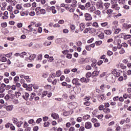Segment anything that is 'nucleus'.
Returning a JSON list of instances; mask_svg holds the SVG:
<instances>
[{"mask_svg": "<svg viewBox=\"0 0 131 131\" xmlns=\"http://www.w3.org/2000/svg\"><path fill=\"white\" fill-rule=\"evenodd\" d=\"M35 11L37 16L39 15L40 14L41 15H45L46 14V10L40 8V7H37L35 9Z\"/></svg>", "mask_w": 131, "mask_h": 131, "instance_id": "f257e3e1", "label": "nucleus"}, {"mask_svg": "<svg viewBox=\"0 0 131 131\" xmlns=\"http://www.w3.org/2000/svg\"><path fill=\"white\" fill-rule=\"evenodd\" d=\"M73 84H75V85H77L78 86H80L81 84L80 83V80L78 78H74L72 80Z\"/></svg>", "mask_w": 131, "mask_h": 131, "instance_id": "f03ea898", "label": "nucleus"}, {"mask_svg": "<svg viewBox=\"0 0 131 131\" xmlns=\"http://www.w3.org/2000/svg\"><path fill=\"white\" fill-rule=\"evenodd\" d=\"M84 17L85 21H91V20L93 19L91 14L88 13L84 14Z\"/></svg>", "mask_w": 131, "mask_h": 131, "instance_id": "7ed1b4c3", "label": "nucleus"}, {"mask_svg": "<svg viewBox=\"0 0 131 131\" xmlns=\"http://www.w3.org/2000/svg\"><path fill=\"white\" fill-rule=\"evenodd\" d=\"M90 62V59L81 58L79 60L80 64H85V63H89Z\"/></svg>", "mask_w": 131, "mask_h": 131, "instance_id": "20e7f679", "label": "nucleus"}, {"mask_svg": "<svg viewBox=\"0 0 131 131\" xmlns=\"http://www.w3.org/2000/svg\"><path fill=\"white\" fill-rule=\"evenodd\" d=\"M96 7L100 10H103L104 9V6H103V2L100 1L96 3Z\"/></svg>", "mask_w": 131, "mask_h": 131, "instance_id": "39448f33", "label": "nucleus"}, {"mask_svg": "<svg viewBox=\"0 0 131 131\" xmlns=\"http://www.w3.org/2000/svg\"><path fill=\"white\" fill-rule=\"evenodd\" d=\"M70 6V7H72V8H75V7L77 6V1L76 0H72Z\"/></svg>", "mask_w": 131, "mask_h": 131, "instance_id": "423d86ee", "label": "nucleus"}, {"mask_svg": "<svg viewBox=\"0 0 131 131\" xmlns=\"http://www.w3.org/2000/svg\"><path fill=\"white\" fill-rule=\"evenodd\" d=\"M48 10H50V11H52L53 14H56V13H57V10H56V7L55 6L48 7Z\"/></svg>", "mask_w": 131, "mask_h": 131, "instance_id": "0eeeda50", "label": "nucleus"}, {"mask_svg": "<svg viewBox=\"0 0 131 131\" xmlns=\"http://www.w3.org/2000/svg\"><path fill=\"white\" fill-rule=\"evenodd\" d=\"M12 121H13V123H14V124H16V125H17V126H18V127H21V125H19V121H18V119H17L16 118H13Z\"/></svg>", "mask_w": 131, "mask_h": 131, "instance_id": "6e6552de", "label": "nucleus"}, {"mask_svg": "<svg viewBox=\"0 0 131 131\" xmlns=\"http://www.w3.org/2000/svg\"><path fill=\"white\" fill-rule=\"evenodd\" d=\"M112 9H114V10H116V11H119L120 7H118V4H117V3H116L115 4H113L112 5Z\"/></svg>", "mask_w": 131, "mask_h": 131, "instance_id": "1a4fd4ad", "label": "nucleus"}, {"mask_svg": "<svg viewBox=\"0 0 131 131\" xmlns=\"http://www.w3.org/2000/svg\"><path fill=\"white\" fill-rule=\"evenodd\" d=\"M92 127V123L90 122H87L85 124V128L86 129H90Z\"/></svg>", "mask_w": 131, "mask_h": 131, "instance_id": "9d476101", "label": "nucleus"}, {"mask_svg": "<svg viewBox=\"0 0 131 131\" xmlns=\"http://www.w3.org/2000/svg\"><path fill=\"white\" fill-rule=\"evenodd\" d=\"M55 76H56V75L55 74V73H52L51 77L49 78L48 79V81L49 82H52V79H54V78H55Z\"/></svg>", "mask_w": 131, "mask_h": 131, "instance_id": "9b49d317", "label": "nucleus"}, {"mask_svg": "<svg viewBox=\"0 0 131 131\" xmlns=\"http://www.w3.org/2000/svg\"><path fill=\"white\" fill-rule=\"evenodd\" d=\"M14 107L13 106V105H8L6 106L5 109L7 110V111H8V112L10 111H12V110H13Z\"/></svg>", "mask_w": 131, "mask_h": 131, "instance_id": "f8f14e48", "label": "nucleus"}, {"mask_svg": "<svg viewBox=\"0 0 131 131\" xmlns=\"http://www.w3.org/2000/svg\"><path fill=\"white\" fill-rule=\"evenodd\" d=\"M51 117H53L54 119H58V118H59V115L55 113H53L51 114Z\"/></svg>", "mask_w": 131, "mask_h": 131, "instance_id": "ddd939ff", "label": "nucleus"}, {"mask_svg": "<svg viewBox=\"0 0 131 131\" xmlns=\"http://www.w3.org/2000/svg\"><path fill=\"white\" fill-rule=\"evenodd\" d=\"M80 81H81L82 82H84L85 83H88V82L90 81V79H86L84 77H82L80 79Z\"/></svg>", "mask_w": 131, "mask_h": 131, "instance_id": "4468645a", "label": "nucleus"}, {"mask_svg": "<svg viewBox=\"0 0 131 131\" xmlns=\"http://www.w3.org/2000/svg\"><path fill=\"white\" fill-rule=\"evenodd\" d=\"M88 11L89 13H93L94 11H96V7L95 6L90 7L89 8Z\"/></svg>", "mask_w": 131, "mask_h": 131, "instance_id": "2eb2a0df", "label": "nucleus"}, {"mask_svg": "<svg viewBox=\"0 0 131 131\" xmlns=\"http://www.w3.org/2000/svg\"><path fill=\"white\" fill-rule=\"evenodd\" d=\"M23 99L26 100V101H28V99L29 98V94H28V93H25V95L23 96Z\"/></svg>", "mask_w": 131, "mask_h": 131, "instance_id": "dca6fc26", "label": "nucleus"}, {"mask_svg": "<svg viewBox=\"0 0 131 131\" xmlns=\"http://www.w3.org/2000/svg\"><path fill=\"white\" fill-rule=\"evenodd\" d=\"M7 68V64L6 63H2L0 64V70H3L4 69H6Z\"/></svg>", "mask_w": 131, "mask_h": 131, "instance_id": "f3484780", "label": "nucleus"}, {"mask_svg": "<svg viewBox=\"0 0 131 131\" xmlns=\"http://www.w3.org/2000/svg\"><path fill=\"white\" fill-rule=\"evenodd\" d=\"M35 58H36V55L32 54L29 56V59L30 60V61H33Z\"/></svg>", "mask_w": 131, "mask_h": 131, "instance_id": "a211bd4d", "label": "nucleus"}, {"mask_svg": "<svg viewBox=\"0 0 131 131\" xmlns=\"http://www.w3.org/2000/svg\"><path fill=\"white\" fill-rule=\"evenodd\" d=\"M62 75V72L60 70H58L56 71V76L57 77H59V76H61Z\"/></svg>", "mask_w": 131, "mask_h": 131, "instance_id": "6ab92c4d", "label": "nucleus"}, {"mask_svg": "<svg viewBox=\"0 0 131 131\" xmlns=\"http://www.w3.org/2000/svg\"><path fill=\"white\" fill-rule=\"evenodd\" d=\"M33 86V85H32V84H29L27 88V91H29V92H31V91H32Z\"/></svg>", "mask_w": 131, "mask_h": 131, "instance_id": "aec40b11", "label": "nucleus"}, {"mask_svg": "<svg viewBox=\"0 0 131 131\" xmlns=\"http://www.w3.org/2000/svg\"><path fill=\"white\" fill-rule=\"evenodd\" d=\"M105 34H106V35H110L112 32L110 30H106L104 31Z\"/></svg>", "mask_w": 131, "mask_h": 131, "instance_id": "412c9836", "label": "nucleus"}, {"mask_svg": "<svg viewBox=\"0 0 131 131\" xmlns=\"http://www.w3.org/2000/svg\"><path fill=\"white\" fill-rule=\"evenodd\" d=\"M94 14H95V15H97V16L101 17V11L100 10H96L95 12H94Z\"/></svg>", "mask_w": 131, "mask_h": 131, "instance_id": "4be33fe9", "label": "nucleus"}, {"mask_svg": "<svg viewBox=\"0 0 131 131\" xmlns=\"http://www.w3.org/2000/svg\"><path fill=\"white\" fill-rule=\"evenodd\" d=\"M98 75H99V71H94L92 73V76H98Z\"/></svg>", "mask_w": 131, "mask_h": 131, "instance_id": "5701e85b", "label": "nucleus"}, {"mask_svg": "<svg viewBox=\"0 0 131 131\" xmlns=\"http://www.w3.org/2000/svg\"><path fill=\"white\" fill-rule=\"evenodd\" d=\"M70 28H71V31L72 32H74V30H75V25H71L70 26Z\"/></svg>", "mask_w": 131, "mask_h": 131, "instance_id": "b1692460", "label": "nucleus"}, {"mask_svg": "<svg viewBox=\"0 0 131 131\" xmlns=\"http://www.w3.org/2000/svg\"><path fill=\"white\" fill-rule=\"evenodd\" d=\"M84 28H85V26L84 25V24L83 23H81L80 24V29L81 30V31H82V30H83V29H84Z\"/></svg>", "mask_w": 131, "mask_h": 131, "instance_id": "393cba45", "label": "nucleus"}, {"mask_svg": "<svg viewBox=\"0 0 131 131\" xmlns=\"http://www.w3.org/2000/svg\"><path fill=\"white\" fill-rule=\"evenodd\" d=\"M26 55H27V53H26V52H23L19 54V56L20 57V58H24V56H26Z\"/></svg>", "mask_w": 131, "mask_h": 131, "instance_id": "a878e982", "label": "nucleus"}, {"mask_svg": "<svg viewBox=\"0 0 131 131\" xmlns=\"http://www.w3.org/2000/svg\"><path fill=\"white\" fill-rule=\"evenodd\" d=\"M13 80H14V82H15V83L18 82V81L20 80V78H19V76H16L14 78Z\"/></svg>", "mask_w": 131, "mask_h": 131, "instance_id": "bb28decb", "label": "nucleus"}, {"mask_svg": "<svg viewBox=\"0 0 131 131\" xmlns=\"http://www.w3.org/2000/svg\"><path fill=\"white\" fill-rule=\"evenodd\" d=\"M99 99H100V100H101V101H104L106 99V98L105 97V95H101L99 97Z\"/></svg>", "mask_w": 131, "mask_h": 131, "instance_id": "cd10ccee", "label": "nucleus"}, {"mask_svg": "<svg viewBox=\"0 0 131 131\" xmlns=\"http://www.w3.org/2000/svg\"><path fill=\"white\" fill-rule=\"evenodd\" d=\"M32 24L28 26L29 32H32L33 31V28H32Z\"/></svg>", "mask_w": 131, "mask_h": 131, "instance_id": "c85d7f7f", "label": "nucleus"}, {"mask_svg": "<svg viewBox=\"0 0 131 131\" xmlns=\"http://www.w3.org/2000/svg\"><path fill=\"white\" fill-rule=\"evenodd\" d=\"M123 39H125V40H126V39H128V38H130L131 35H123Z\"/></svg>", "mask_w": 131, "mask_h": 131, "instance_id": "c756f323", "label": "nucleus"}, {"mask_svg": "<svg viewBox=\"0 0 131 131\" xmlns=\"http://www.w3.org/2000/svg\"><path fill=\"white\" fill-rule=\"evenodd\" d=\"M15 8L17 10H21L22 9V5L21 4H17Z\"/></svg>", "mask_w": 131, "mask_h": 131, "instance_id": "7c9ffc66", "label": "nucleus"}, {"mask_svg": "<svg viewBox=\"0 0 131 131\" xmlns=\"http://www.w3.org/2000/svg\"><path fill=\"white\" fill-rule=\"evenodd\" d=\"M104 113L108 114L110 113V110L109 108H105L103 109Z\"/></svg>", "mask_w": 131, "mask_h": 131, "instance_id": "2f4dec72", "label": "nucleus"}, {"mask_svg": "<svg viewBox=\"0 0 131 131\" xmlns=\"http://www.w3.org/2000/svg\"><path fill=\"white\" fill-rule=\"evenodd\" d=\"M90 31H89V33H94V32H96V29H95L94 28H90Z\"/></svg>", "mask_w": 131, "mask_h": 131, "instance_id": "473e14b6", "label": "nucleus"}, {"mask_svg": "<svg viewBox=\"0 0 131 131\" xmlns=\"http://www.w3.org/2000/svg\"><path fill=\"white\" fill-rule=\"evenodd\" d=\"M102 43H103V42L101 40L96 41L95 42V45L96 46H101V45H102Z\"/></svg>", "mask_w": 131, "mask_h": 131, "instance_id": "72a5a7b5", "label": "nucleus"}, {"mask_svg": "<svg viewBox=\"0 0 131 131\" xmlns=\"http://www.w3.org/2000/svg\"><path fill=\"white\" fill-rule=\"evenodd\" d=\"M98 37L100 38V39H104V33H101L100 34L98 35Z\"/></svg>", "mask_w": 131, "mask_h": 131, "instance_id": "f704fd0d", "label": "nucleus"}, {"mask_svg": "<svg viewBox=\"0 0 131 131\" xmlns=\"http://www.w3.org/2000/svg\"><path fill=\"white\" fill-rule=\"evenodd\" d=\"M125 53V50L123 48H121L120 51H119V54L120 55H123Z\"/></svg>", "mask_w": 131, "mask_h": 131, "instance_id": "c9c22d12", "label": "nucleus"}, {"mask_svg": "<svg viewBox=\"0 0 131 131\" xmlns=\"http://www.w3.org/2000/svg\"><path fill=\"white\" fill-rule=\"evenodd\" d=\"M119 66L121 69H126V66H124L122 63H119Z\"/></svg>", "mask_w": 131, "mask_h": 131, "instance_id": "e433bc0d", "label": "nucleus"}, {"mask_svg": "<svg viewBox=\"0 0 131 131\" xmlns=\"http://www.w3.org/2000/svg\"><path fill=\"white\" fill-rule=\"evenodd\" d=\"M2 33L4 34H8V33H9V30L7 29H5L2 31Z\"/></svg>", "mask_w": 131, "mask_h": 131, "instance_id": "4c0bfd02", "label": "nucleus"}, {"mask_svg": "<svg viewBox=\"0 0 131 131\" xmlns=\"http://www.w3.org/2000/svg\"><path fill=\"white\" fill-rule=\"evenodd\" d=\"M48 92L46 91H44L42 93V95H41V97L42 98H43V97H46V96H47V95H48Z\"/></svg>", "mask_w": 131, "mask_h": 131, "instance_id": "58836bf2", "label": "nucleus"}, {"mask_svg": "<svg viewBox=\"0 0 131 131\" xmlns=\"http://www.w3.org/2000/svg\"><path fill=\"white\" fill-rule=\"evenodd\" d=\"M106 13L108 15H111L113 13V10L112 9H108L106 11Z\"/></svg>", "mask_w": 131, "mask_h": 131, "instance_id": "ea45409f", "label": "nucleus"}, {"mask_svg": "<svg viewBox=\"0 0 131 131\" xmlns=\"http://www.w3.org/2000/svg\"><path fill=\"white\" fill-rule=\"evenodd\" d=\"M108 25V23L107 22H104V23H101V26L102 27H106Z\"/></svg>", "mask_w": 131, "mask_h": 131, "instance_id": "a19ab883", "label": "nucleus"}, {"mask_svg": "<svg viewBox=\"0 0 131 131\" xmlns=\"http://www.w3.org/2000/svg\"><path fill=\"white\" fill-rule=\"evenodd\" d=\"M12 124L10 123H7V124H6L5 125V127L6 128H9V127H11V126H12Z\"/></svg>", "mask_w": 131, "mask_h": 131, "instance_id": "79ce46f5", "label": "nucleus"}, {"mask_svg": "<svg viewBox=\"0 0 131 131\" xmlns=\"http://www.w3.org/2000/svg\"><path fill=\"white\" fill-rule=\"evenodd\" d=\"M92 73H91V72H88V73H87L86 74V77L87 78H90V77H91V76H92Z\"/></svg>", "mask_w": 131, "mask_h": 131, "instance_id": "37998d69", "label": "nucleus"}, {"mask_svg": "<svg viewBox=\"0 0 131 131\" xmlns=\"http://www.w3.org/2000/svg\"><path fill=\"white\" fill-rule=\"evenodd\" d=\"M70 72V69H66L64 70V73L65 74H68V73H69Z\"/></svg>", "mask_w": 131, "mask_h": 131, "instance_id": "c03bdc74", "label": "nucleus"}, {"mask_svg": "<svg viewBox=\"0 0 131 131\" xmlns=\"http://www.w3.org/2000/svg\"><path fill=\"white\" fill-rule=\"evenodd\" d=\"M119 96H115L113 97V100L114 101V102H117L119 100Z\"/></svg>", "mask_w": 131, "mask_h": 131, "instance_id": "a18cd8bd", "label": "nucleus"}, {"mask_svg": "<svg viewBox=\"0 0 131 131\" xmlns=\"http://www.w3.org/2000/svg\"><path fill=\"white\" fill-rule=\"evenodd\" d=\"M91 7V2H88L85 4V8H90Z\"/></svg>", "mask_w": 131, "mask_h": 131, "instance_id": "49530a36", "label": "nucleus"}, {"mask_svg": "<svg viewBox=\"0 0 131 131\" xmlns=\"http://www.w3.org/2000/svg\"><path fill=\"white\" fill-rule=\"evenodd\" d=\"M104 7L106 8V9H108L110 7V3H105L104 4Z\"/></svg>", "mask_w": 131, "mask_h": 131, "instance_id": "de8ad7c7", "label": "nucleus"}, {"mask_svg": "<svg viewBox=\"0 0 131 131\" xmlns=\"http://www.w3.org/2000/svg\"><path fill=\"white\" fill-rule=\"evenodd\" d=\"M71 122L72 125H74V124H75L76 122L75 121H74V118H72L71 119Z\"/></svg>", "mask_w": 131, "mask_h": 131, "instance_id": "09e8293b", "label": "nucleus"}, {"mask_svg": "<svg viewBox=\"0 0 131 131\" xmlns=\"http://www.w3.org/2000/svg\"><path fill=\"white\" fill-rule=\"evenodd\" d=\"M66 57L67 58V59H72V54L68 53Z\"/></svg>", "mask_w": 131, "mask_h": 131, "instance_id": "8fccbe9b", "label": "nucleus"}, {"mask_svg": "<svg viewBox=\"0 0 131 131\" xmlns=\"http://www.w3.org/2000/svg\"><path fill=\"white\" fill-rule=\"evenodd\" d=\"M91 116L89 115H86L85 116H84L83 118V119H85V120H87V119H89V118H90Z\"/></svg>", "mask_w": 131, "mask_h": 131, "instance_id": "3c124183", "label": "nucleus"}, {"mask_svg": "<svg viewBox=\"0 0 131 131\" xmlns=\"http://www.w3.org/2000/svg\"><path fill=\"white\" fill-rule=\"evenodd\" d=\"M99 110L102 111V110H104V105L101 104L98 107Z\"/></svg>", "mask_w": 131, "mask_h": 131, "instance_id": "603ef678", "label": "nucleus"}, {"mask_svg": "<svg viewBox=\"0 0 131 131\" xmlns=\"http://www.w3.org/2000/svg\"><path fill=\"white\" fill-rule=\"evenodd\" d=\"M93 26H94V27H96V28H98V27H99V25H98V23L94 22L93 24Z\"/></svg>", "mask_w": 131, "mask_h": 131, "instance_id": "864d4df0", "label": "nucleus"}, {"mask_svg": "<svg viewBox=\"0 0 131 131\" xmlns=\"http://www.w3.org/2000/svg\"><path fill=\"white\" fill-rule=\"evenodd\" d=\"M49 75V73H43L42 75V77H43L44 78H47V77Z\"/></svg>", "mask_w": 131, "mask_h": 131, "instance_id": "5fc2aeb1", "label": "nucleus"}, {"mask_svg": "<svg viewBox=\"0 0 131 131\" xmlns=\"http://www.w3.org/2000/svg\"><path fill=\"white\" fill-rule=\"evenodd\" d=\"M50 125V122H46L44 123V126L45 127H48Z\"/></svg>", "mask_w": 131, "mask_h": 131, "instance_id": "6e6d98bb", "label": "nucleus"}, {"mask_svg": "<svg viewBox=\"0 0 131 131\" xmlns=\"http://www.w3.org/2000/svg\"><path fill=\"white\" fill-rule=\"evenodd\" d=\"M107 55L108 56H112L113 55V52L112 51H110V50H108L107 52Z\"/></svg>", "mask_w": 131, "mask_h": 131, "instance_id": "4d7b16f0", "label": "nucleus"}, {"mask_svg": "<svg viewBox=\"0 0 131 131\" xmlns=\"http://www.w3.org/2000/svg\"><path fill=\"white\" fill-rule=\"evenodd\" d=\"M62 32L63 33H69V30L67 29H64L63 30H62Z\"/></svg>", "mask_w": 131, "mask_h": 131, "instance_id": "13d9d810", "label": "nucleus"}, {"mask_svg": "<svg viewBox=\"0 0 131 131\" xmlns=\"http://www.w3.org/2000/svg\"><path fill=\"white\" fill-rule=\"evenodd\" d=\"M85 49L87 51H89V52L92 50L90 46H86Z\"/></svg>", "mask_w": 131, "mask_h": 131, "instance_id": "bf43d9fd", "label": "nucleus"}, {"mask_svg": "<svg viewBox=\"0 0 131 131\" xmlns=\"http://www.w3.org/2000/svg\"><path fill=\"white\" fill-rule=\"evenodd\" d=\"M84 105L85 106H90V105H91V102L86 101V102H84Z\"/></svg>", "mask_w": 131, "mask_h": 131, "instance_id": "052dcab7", "label": "nucleus"}, {"mask_svg": "<svg viewBox=\"0 0 131 131\" xmlns=\"http://www.w3.org/2000/svg\"><path fill=\"white\" fill-rule=\"evenodd\" d=\"M85 69L86 70H92V67L90 65L86 66Z\"/></svg>", "mask_w": 131, "mask_h": 131, "instance_id": "680f3d73", "label": "nucleus"}, {"mask_svg": "<svg viewBox=\"0 0 131 131\" xmlns=\"http://www.w3.org/2000/svg\"><path fill=\"white\" fill-rule=\"evenodd\" d=\"M119 5H123L124 4V0H118Z\"/></svg>", "mask_w": 131, "mask_h": 131, "instance_id": "e2e57ef3", "label": "nucleus"}, {"mask_svg": "<svg viewBox=\"0 0 131 131\" xmlns=\"http://www.w3.org/2000/svg\"><path fill=\"white\" fill-rule=\"evenodd\" d=\"M90 28H86L85 29V30H84L83 32L84 33H88V32H90Z\"/></svg>", "mask_w": 131, "mask_h": 131, "instance_id": "0e129e2a", "label": "nucleus"}, {"mask_svg": "<svg viewBox=\"0 0 131 131\" xmlns=\"http://www.w3.org/2000/svg\"><path fill=\"white\" fill-rule=\"evenodd\" d=\"M100 125H101L100 123L96 122L94 124L95 127H99Z\"/></svg>", "mask_w": 131, "mask_h": 131, "instance_id": "69168bd1", "label": "nucleus"}, {"mask_svg": "<svg viewBox=\"0 0 131 131\" xmlns=\"http://www.w3.org/2000/svg\"><path fill=\"white\" fill-rule=\"evenodd\" d=\"M2 27H3V28H5V27H7V23H3L1 24Z\"/></svg>", "mask_w": 131, "mask_h": 131, "instance_id": "338daca9", "label": "nucleus"}, {"mask_svg": "<svg viewBox=\"0 0 131 131\" xmlns=\"http://www.w3.org/2000/svg\"><path fill=\"white\" fill-rule=\"evenodd\" d=\"M18 28H21L22 26H23V24L21 23H18L17 25Z\"/></svg>", "mask_w": 131, "mask_h": 131, "instance_id": "774afa93", "label": "nucleus"}]
</instances>
